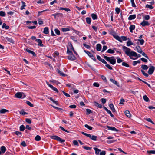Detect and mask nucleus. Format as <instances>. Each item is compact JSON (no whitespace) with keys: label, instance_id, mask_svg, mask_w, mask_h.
I'll return each mask as SVG.
<instances>
[{"label":"nucleus","instance_id":"obj_1","mask_svg":"<svg viewBox=\"0 0 155 155\" xmlns=\"http://www.w3.org/2000/svg\"><path fill=\"white\" fill-rule=\"evenodd\" d=\"M122 50L125 52V54L127 56H129L130 58L132 59H134L131 56H134L135 57H140L141 55L140 54H137V53L134 51H131V50L129 48L126 46L123 45L122 46Z\"/></svg>","mask_w":155,"mask_h":155},{"label":"nucleus","instance_id":"obj_2","mask_svg":"<svg viewBox=\"0 0 155 155\" xmlns=\"http://www.w3.org/2000/svg\"><path fill=\"white\" fill-rule=\"evenodd\" d=\"M104 57L105 60L109 62L112 64L114 65L116 63V61L114 57H108L104 55Z\"/></svg>","mask_w":155,"mask_h":155},{"label":"nucleus","instance_id":"obj_3","mask_svg":"<svg viewBox=\"0 0 155 155\" xmlns=\"http://www.w3.org/2000/svg\"><path fill=\"white\" fill-rule=\"evenodd\" d=\"M141 68L142 69L141 70V72L143 75L146 77H148V74L147 73H145L143 70H147L148 68V66L145 64H142L141 66Z\"/></svg>","mask_w":155,"mask_h":155},{"label":"nucleus","instance_id":"obj_4","mask_svg":"<svg viewBox=\"0 0 155 155\" xmlns=\"http://www.w3.org/2000/svg\"><path fill=\"white\" fill-rule=\"evenodd\" d=\"M81 134L84 135L87 137H89L90 138L92 139V140L94 141H96L97 140V137L94 135H92L91 136V135L90 134H87V133H85L84 132H81Z\"/></svg>","mask_w":155,"mask_h":155},{"label":"nucleus","instance_id":"obj_5","mask_svg":"<svg viewBox=\"0 0 155 155\" xmlns=\"http://www.w3.org/2000/svg\"><path fill=\"white\" fill-rule=\"evenodd\" d=\"M50 138L51 139L57 140L61 143L64 142L65 141L64 140L62 139L61 138H60L58 136L56 135L51 136Z\"/></svg>","mask_w":155,"mask_h":155},{"label":"nucleus","instance_id":"obj_6","mask_svg":"<svg viewBox=\"0 0 155 155\" xmlns=\"http://www.w3.org/2000/svg\"><path fill=\"white\" fill-rule=\"evenodd\" d=\"M15 97L17 98H25V96L24 95V94L23 93L21 92H18L15 94Z\"/></svg>","mask_w":155,"mask_h":155},{"label":"nucleus","instance_id":"obj_7","mask_svg":"<svg viewBox=\"0 0 155 155\" xmlns=\"http://www.w3.org/2000/svg\"><path fill=\"white\" fill-rule=\"evenodd\" d=\"M155 69V68L154 66H151L149 68L148 73L150 75L152 74L154 72Z\"/></svg>","mask_w":155,"mask_h":155},{"label":"nucleus","instance_id":"obj_8","mask_svg":"<svg viewBox=\"0 0 155 155\" xmlns=\"http://www.w3.org/2000/svg\"><path fill=\"white\" fill-rule=\"evenodd\" d=\"M107 127L108 130H110L112 131H115L116 132H118L119 130L116 129L115 127H110L109 126H107Z\"/></svg>","mask_w":155,"mask_h":155},{"label":"nucleus","instance_id":"obj_9","mask_svg":"<svg viewBox=\"0 0 155 155\" xmlns=\"http://www.w3.org/2000/svg\"><path fill=\"white\" fill-rule=\"evenodd\" d=\"M35 41L38 43V46H40L41 47H43L44 46V45L42 44V41L41 39H36Z\"/></svg>","mask_w":155,"mask_h":155},{"label":"nucleus","instance_id":"obj_10","mask_svg":"<svg viewBox=\"0 0 155 155\" xmlns=\"http://www.w3.org/2000/svg\"><path fill=\"white\" fill-rule=\"evenodd\" d=\"M140 25L143 26H149L150 24L147 21L143 20L140 23Z\"/></svg>","mask_w":155,"mask_h":155},{"label":"nucleus","instance_id":"obj_11","mask_svg":"<svg viewBox=\"0 0 155 155\" xmlns=\"http://www.w3.org/2000/svg\"><path fill=\"white\" fill-rule=\"evenodd\" d=\"M67 58L69 60L71 61L74 60L76 58V57L73 54L71 56H68Z\"/></svg>","mask_w":155,"mask_h":155},{"label":"nucleus","instance_id":"obj_12","mask_svg":"<svg viewBox=\"0 0 155 155\" xmlns=\"http://www.w3.org/2000/svg\"><path fill=\"white\" fill-rule=\"evenodd\" d=\"M113 36L114 38H115L117 40H118V41H119L120 42H122V40H121V38L118 35H113Z\"/></svg>","mask_w":155,"mask_h":155},{"label":"nucleus","instance_id":"obj_13","mask_svg":"<svg viewBox=\"0 0 155 155\" xmlns=\"http://www.w3.org/2000/svg\"><path fill=\"white\" fill-rule=\"evenodd\" d=\"M109 107L113 113L115 112H116V110L114 108L113 104L111 103L109 105Z\"/></svg>","mask_w":155,"mask_h":155},{"label":"nucleus","instance_id":"obj_14","mask_svg":"<svg viewBox=\"0 0 155 155\" xmlns=\"http://www.w3.org/2000/svg\"><path fill=\"white\" fill-rule=\"evenodd\" d=\"M136 15H130L128 18V19L129 20H131L134 19L136 18Z\"/></svg>","mask_w":155,"mask_h":155},{"label":"nucleus","instance_id":"obj_15","mask_svg":"<svg viewBox=\"0 0 155 155\" xmlns=\"http://www.w3.org/2000/svg\"><path fill=\"white\" fill-rule=\"evenodd\" d=\"M26 51L28 53L32 54L34 56H36V55L34 52L28 49H26Z\"/></svg>","mask_w":155,"mask_h":155},{"label":"nucleus","instance_id":"obj_16","mask_svg":"<svg viewBox=\"0 0 155 155\" xmlns=\"http://www.w3.org/2000/svg\"><path fill=\"white\" fill-rule=\"evenodd\" d=\"M94 106L100 108H101L102 107V105L98 103L97 102L94 101Z\"/></svg>","mask_w":155,"mask_h":155},{"label":"nucleus","instance_id":"obj_17","mask_svg":"<svg viewBox=\"0 0 155 155\" xmlns=\"http://www.w3.org/2000/svg\"><path fill=\"white\" fill-rule=\"evenodd\" d=\"M135 25H130V27H129V29L130 31L132 33L133 32V31L134 30L135 28Z\"/></svg>","mask_w":155,"mask_h":155},{"label":"nucleus","instance_id":"obj_18","mask_svg":"<svg viewBox=\"0 0 155 155\" xmlns=\"http://www.w3.org/2000/svg\"><path fill=\"white\" fill-rule=\"evenodd\" d=\"M94 149L95 151V153L96 155H99L100 152L101 151V150H100L97 147L94 148Z\"/></svg>","mask_w":155,"mask_h":155},{"label":"nucleus","instance_id":"obj_19","mask_svg":"<svg viewBox=\"0 0 155 155\" xmlns=\"http://www.w3.org/2000/svg\"><path fill=\"white\" fill-rule=\"evenodd\" d=\"M43 33L46 34H48L49 29L48 27H45L44 28Z\"/></svg>","mask_w":155,"mask_h":155},{"label":"nucleus","instance_id":"obj_20","mask_svg":"<svg viewBox=\"0 0 155 155\" xmlns=\"http://www.w3.org/2000/svg\"><path fill=\"white\" fill-rule=\"evenodd\" d=\"M127 39L128 41L127 42V46H130L133 44V43L131 41L130 39L128 38Z\"/></svg>","mask_w":155,"mask_h":155},{"label":"nucleus","instance_id":"obj_21","mask_svg":"<svg viewBox=\"0 0 155 155\" xmlns=\"http://www.w3.org/2000/svg\"><path fill=\"white\" fill-rule=\"evenodd\" d=\"M5 39L8 42L11 43H14V41L11 38H10L8 37H5Z\"/></svg>","mask_w":155,"mask_h":155},{"label":"nucleus","instance_id":"obj_22","mask_svg":"<svg viewBox=\"0 0 155 155\" xmlns=\"http://www.w3.org/2000/svg\"><path fill=\"white\" fill-rule=\"evenodd\" d=\"M71 50H70L68 47H67V53L68 54L72 55L73 54Z\"/></svg>","mask_w":155,"mask_h":155},{"label":"nucleus","instance_id":"obj_23","mask_svg":"<svg viewBox=\"0 0 155 155\" xmlns=\"http://www.w3.org/2000/svg\"><path fill=\"white\" fill-rule=\"evenodd\" d=\"M91 16L92 19L94 20L97 19L98 18L96 14L94 13L92 14H91Z\"/></svg>","mask_w":155,"mask_h":155},{"label":"nucleus","instance_id":"obj_24","mask_svg":"<svg viewBox=\"0 0 155 155\" xmlns=\"http://www.w3.org/2000/svg\"><path fill=\"white\" fill-rule=\"evenodd\" d=\"M21 3H22V5L20 9L21 10H22L24 9H25L24 7L26 6V4L25 2L23 1H21Z\"/></svg>","mask_w":155,"mask_h":155},{"label":"nucleus","instance_id":"obj_25","mask_svg":"<svg viewBox=\"0 0 155 155\" xmlns=\"http://www.w3.org/2000/svg\"><path fill=\"white\" fill-rule=\"evenodd\" d=\"M0 149L2 153H5L6 151V147L4 146H1Z\"/></svg>","mask_w":155,"mask_h":155},{"label":"nucleus","instance_id":"obj_26","mask_svg":"<svg viewBox=\"0 0 155 155\" xmlns=\"http://www.w3.org/2000/svg\"><path fill=\"white\" fill-rule=\"evenodd\" d=\"M101 45L100 44H98L96 45V49L98 51H101Z\"/></svg>","mask_w":155,"mask_h":155},{"label":"nucleus","instance_id":"obj_27","mask_svg":"<svg viewBox=\"0 0 155 155\" xmlns=\"http://www.w3.org/2000/svg\"><path fill=\"white\" fill-rule=\"evenodd\" d=\"M48 99H49V100H50L51 101H52L56 105H58V102L57 101L53 100L52 97H48Z\"/></svg>","mask_w":155,"mask_h":155},{"label":"nucleus","instance_id":"obj_28","mask_svg":"<svg viewBox=\"0 0 155 155\" xmlns=\"http://www.w3.org/2000/svg\"><path fill=\"white\" fill-rule=\"evenodd\" d=\"M48 99H49V100H50L51 101H52L56 105H58V102L57 101L53 100L52 97H48Z\"/></svg>","mask_w":155,"mask_h":155},{"label":"nucleus","instance_id":"obj_29","mask_svg":"<svg viewBox=\"0 0 155 155\" xmlns=\"http://www.w3.org/2000/svg\"><path fill=\"white\" fill-rule=\"evenodd\" d=\"M86 22L88 24H90L91 22V19L89 17H87L86 18Z\"/></svg>","mask_w":155,"mask_h":155},{"label":"nucleus","instance_id":"obj_30","mask_svg":"<svg viewBox=\"0 0 155 155\" xmlns=\"http://www.w3.org/2000/svg\"><path fill=\"white\" fill-rule=\"evenodd\" d=\"M125 114L128 117H130L131 115L130 113V112L128 110H126L125 111Z\"/></svg>","mask_w":155,"mask_h":155},{"label":"nucleus","instance_id":"obj_31","mask_svg":"<svg viewBox=\"0 0 155 155\" xmlns=\"http://www.w3.org/2000/svg\"><path fill=\"white\" fill-rule=\"evenodd\" d=\"M115 50L112 49L110 48L108 49V50L107 51V52L110 54H114L115 52Z\"/></svg>","mask_w":155,"mask_h":155},{"label":"nucleus","instance_id":"obj_32","mask_svg":"<svg viewBox=\"0 0 155 155\" xmlns=\"http://www.w3.org/2000/svg\"><path fill=\"white\" fill-rule=\"evenodd\" d=\"M7 112H9V111L5 109H2L0 110V113L1 114H4Z\"/></svg>","mask_w":155,"mask_h":155},{"label":"nucleus","instance_id":"obj_33","mask_svg":"<svg viewBox=\"0 0 155 155\" xmlns=\"http://www.w3.org/2000/svg\"><path fill=\"white\" fill-rule=\"evenodd\" d=\"M136 48L137 49V52L140 53V52L142 51L141 48L139 46H137L136 47Z\"/></svg>","mask_w":155,"mask_h":155},{"label":"nucleus","instance_id":"obj_34","mask_svg":"<svg viewBox=\"0 0 155 155\" xmlns=\"http://www.w3.org/2000/svg\"><path fill=\"white\" fill-rule=\"evenodd\" d=\"M61 30L63 32H64L69 31L70 29L68 28H62Z\"/></svg>","mask_w":155,"mask_h":155},{"label":"nucleus","instance_id":"obj_35","mask_svg":"<svg viewBox=\"0 0 155 155\" xmlns=\"http://www.w3.org/2000/svg\"><path fill=\"white\" fill-rule=\"evenodd\" d=\"M143 100L146 102H148L149 101V98L146 95H144L143 96Z\"/></svg>","mask_w":155,"mask_h":155},{"label":"nucleus","instance_id":"obj_36","mask_svg":"<svg viewBox=\"0 0 155 155\" xmlns=\"http://www.w3.org/2000/svg\"><path fill=\"white\" fill-rule=\"evenodd\" d=\"M58 73L61 76H66L65 74H64L63 72H61L60 70L57 69Z\"/></svg>","mask_w":155,"mask_h":155},{"label":"nucleus","instance_id":"obj_37","mask_svg":"<svg viewBox=\"0 0 155 155\" xmlns=\"http://www.w3.org/2000/svg\"><path fill=\"white\" fill-rule=\"evenodd\" d=\"M51 106H52V107H54V109H56L58 111H61V112H62V110H63L62 109L57 107H56L52 105H51Z\"/></svg>","mask_w":155,"mask_h":155},{"label":"nucleus","instance_id":"obj_38","mask_svg":"<svg viewBox=\"0 0 155 155\" xmlns=\"http://www.w3.org/2000/svg\"><path fill=\"white\" fill-rule=\"evenodd\" d=\"M147 152L148 154H155V150H147Z\"/></svg>","mask_w":155,"mask_h":155},{"label":"nucleus","instance_id":"obj_39","mask_svg":"<svg viewBox=\"0 0 155 155\" xmlns=\"http://www.w3.org/2000/svg\"><path fill=\"white\" fill-rule=\"evenodd\" d=\"M35 140H36V141H40L41 139V137L38 135H37L35 137Z\"/></svg>","mask_w":155,"mask_h":155},{"label":"nucleus","instance_id":"obj_40","mask_svg":"<svg viewBox=\"0 0 155 155\" xmlns=\"http://www.w3.org/2000/svg\"><path fill=\"white\" fill-rule=\"evenodd\" d=\"M140 54H141L143 56H144L147 59H148L149 58L148 56L143 51L140 52Z\"/></svg>","mask_w":155,"mask_h":155},{"label":"nucleus","instance_id":"obj_41","mask_svg":"<svg viewBox=\"0 0 155 155\" xmlns=\"http://www.w3.org/2000/svg\"><path fill=\"white\" fill-rule=\"evenodd\" d=\"M110 81L113 83L118 86V84L117 83V82L116 81L111 78L110 79Z\"/></svg>","mask_w":155,"mask_h":155},{"label":"nucleus","instance_id":"obj_42","mask_svg":"<svg viewBox=\"0 0 155 155\" xmlns=\"http://www.w3.org/2000/svg\"><path fill=\"white\" fill-rule=\"evenodd\" d=\"M84 51L87 54H88V55L90 57H91V56L92 55V54L90 52L86 51V50H84Z\"/></svg>","mask_w":155,"mask_h":155},{"label":"nucleus","instance_id":"obj_43","mask_svg":"<svg viewBox=\"0 0 155 155\" xmlns=\"http://www.w3.org/2000/svg\"><path fill=\"white\" fill-rule=\"evenodd\" d=\"M6 15L5 13L3 11H0V16L2 17H4Z\"/></svg>","mask_w":155,"mask_h":155},{"label":"nucleus","instance_id":"obj_44","mask_svg":"<svg viewBox=\"0 0 155 155\" xmlns=\"http://www.w3.org/2000/svg\"><path fill=\"white\" fill-rule=\"evenodd\" d=\"M25 129V127L24 125H22L20 127V130L21 131H24Z\"/></svg>","mask_w":155,"mask_h":155},{"label":"nucleus","instance_id":"obj_45","mask_svg":"<svg viewBox=\"0 0 155 155\" xmlns=\"http://www.w3.org/2000/svg\"><path fill=\"white\" fill-rule=\"evenodd\" d=\"M84 127H86L89 130H92L93 127L90 126H89L87 124H86L84 125Z\"/></svg>","mask_w":155,"mask_h":155},{"label":"nucleus","instance_id":"obj_46","mask_svg":"<svg viewBox=\"0 0 155 155\" xmlns=\"http://www.w3.org/2000/svg\"><path fill=\"white\" fill-rule=\"evenodd\" d=\"M146 7L147 8H149L150 9H152L154 8L151 5L147 4L146 5Z\"/></svg>","mask_w":155,"mask_h":155},{"label":"nucleus","instance_id":"obj_47","mask_svg":"<svg viewBox=\"0 0 155 155\" xmlns=\"http://www.w3.org/2000/svg\"><path fill=\"white\" fill-rule=\"evenodd\" d=\"M116 59H117V61L118 63H120L123 61L119 57H117Z\"/></svg>","mask_w":155,"mask_h":155},{"label":"nucleus","instance_id":"obj_48","mask_svg":"<svg viewBox=\"0 0 155 155\" xmlns=\"http://www.w3.org/2000/svg\"><path fill=\"white\" fill-rule=\"evenodd\" d=\"M82 147L84 149H86V150H90L92 149L91 147H89L85 146H83Z\"/></svg>","mask_w":155,"mask_h":155},{"label":"nucleus","instance_id":"obj_49","mask_svg":"<svg viewBox=\"0 0 155 155\" xmlns=\"http://www.w3.org/2000/svg\"><path fill=\"white\" fill-rule=\"evenodd\" d=\"M122 65V66L127 67H130L129 65L125 62H123Z\"/></svg>","mask_w":155,"mask_h":155},{"label":"nucleus","instance_id":"obj_50","mask_svg":"<svg viewBox=\"0 0 155 155\" xmlns=\"http://www.w3.org/2000/svg\"><path fill=\"white\" fill-rule=\"evenodd\" d=\"M26 103L31 107H33L34 106L29 101H26Z\"/></svg>","mask_w":155,"mask_h":155},{"label":"nucleus","instance_id":"obj_51","mask_svg":"<svg viewBox=\"0 0 155 155\" xmlns=\"http://www.w3.org/2000/svg\"><path fill=\"white\" fill-rule=\"evenodd\" d=\"M54 31H55L56 34L57 35H60V31L58 29H57V28L55 29V30H54Z\"/></svg>","mask_w":155,"mask_h":155},{"label":"nucleus","instance_id":"obj_52","mask_svg":"<svg viewBox=\"0 0 155 155\" xmlns=\"http://www.w3.org/2000/svg\"><path fill=\"white\" fill-rule=\"evenodd\" d=\"M70 38L75 42H77L78 41L77 39L74 36H71Z\"/></svg>","mask_w":155,"mask_h":155},{"label":"nucleus","instance_id":"obj_53","mask_svg":"<svg viewBox=\"0 0 155 155\" xmlns=\"http://www.w3.org/2000/svg\"><path fill=\"white\" fill-rule=\"evenodd\" d=\"M144 18L145 20H148L150 19V17L149 15H146L144 16Z\"/></svg>","mask_w":155,"mask_h":155},{"label":"nucleus","instance_id":"obj_54","mask_svg":"<svg viewBox=\"0 0 155 155\" xmlns=\"http://www.w3.org/2000/svg\"><path fill=\"white\" fill-rule=\"evenodd\" d=\"M137 40L140 42V44L141 45H143L144 44V40L143 39H138V40Z\"/></svg>","mask_w":155,"mask_h":155},{"label":"nucleus","instance_id":"obj_55","mask_svg":"<svg viewBox=\"0 0 155 155\" xmlns=\"http://www.w3.org/2000/svg\"><path fill=\"white\" fill-rule=\"evenodd\" d=\"M20 114L23 115H25V114H27L28 113L25 112L23 110H22L20 112Z\"/></svg>","mask_w":155,"mask_h":155},{"label":"nucleus","instance_id":"obj_56","mask_svg":"<svg viewBox=\"0 0 155 155\" xmlns=\"http://www.w3.org/2000/svg\"><path fill=\"white\" fill-rule=\"evenodd\" d=\"M145 120L147 121L151 122V123L153 124H155V123L151 120V119L150 118H146Z\"/></svg>","mask_w":155,"mask_h":155},{"label":"nucleus","instance_id":"obj_57","mask_svg":"<svg viewBox=\"0 0 155 155\" xmlns=\"http://www.w3.org/2000/svg\"><path fill=\"white\" fill-rule=\"evenodd\" d=\"M68 46H69V47H70V48H69L70 50H72V49H73V48H74L72 44L70 42V43H68Z\"/></svg>","mask_w":155,"mask_h":155},{"label":"nucleus","instance_id":"obj_58","mask_svg":"<svg viewBox=\"0 0 155 155\" xmlns=\"http://www.w3.org/2000/svg\"><path fill=\"white\" fill-rule=\"evenodd\" d=\"M14 133L16 134L17 136H19L20 135L21 136L22 133L21 132L16 131L14 132Z\"/></svg>","mask_w":155,"mask_h":155},{"label":"nucleus","instance_id":"obj_59","mask_svg":"<svg viewBox=\"0 0 155 155\" xmlns=\"http://www.w3.org/2000/svg\"><path fill=\"white\" fill-rule=\"evenodd\" d=\"M115 11L117 14L119 13L120 12V9L119 8L116 7L115 8Z\"/></svg>","mask_w":155,"mask_h":155},{"label":"nucleus","instance_id":"obj_60","mask_svg":"<svg viewBox=\"0 0 155 155\" xmlns=\"http://www.w3.org/2000/svg\"><path fill=\"white\" fill-rule=\"evenodd\" d=\"M73 144L75 145H76L77 146H79L78 143V142L76 140H74L73 141Z\"/></svg>","mask_w":155,"mask_h":155},{"label":"nucleus","instance_id":"obj_61","mask_svg":"<svg viewBox=\"0 0 155 155\" xmlns=\"http://www.w3.org/2000/svg\"><path fill=\"white\" fill-rule=\"evenodd\" d=\"M86 111L87 112V114H90L92 113V111L88 109H86Z\"/></svg>","mask_w":155,"mask_h":155},{"label":"nucleus","instance_id":"obj_62","mask_svg":"<svg viewBox=\"0 0 155 155\" xmlns=\"http://www.w3.org/2000/svg\"><path fill=\"white\" fill-rule=\"evenodd\" d=\"M57 16L58 17H63V14L61 13H56Z\"/></svg>","mask_w":155,"mask_h":155},{"label":"nucleus","instance_id":"obj_63","mask_svg":"<svg viewBox=\"0 0 155 155\" xmlns=\"http://www.w3.org/2000/svg\"><path fill=\"white\" fill-rule=\"evenodd\" d=\"M93 85L94 86L97 87H99V84L98 83L96 82L94 83L93 84Z\"/></svg>","mask_w":155,"mask_h":155},{"label":"nucleus","instance_id":"obj_64","mask_svg":"<svg viewBox=\"0 0 155 155\" xmlns=\"http://www.w3.org/2000/svg\"><path fill=\"white\" fill-rule=\"evenodd\" d=\"M25 121L28 123V124H31V120L29 118H26L25 119Z\"/></svg>","mask_w":155,"mask_h":155}]
</instances>
